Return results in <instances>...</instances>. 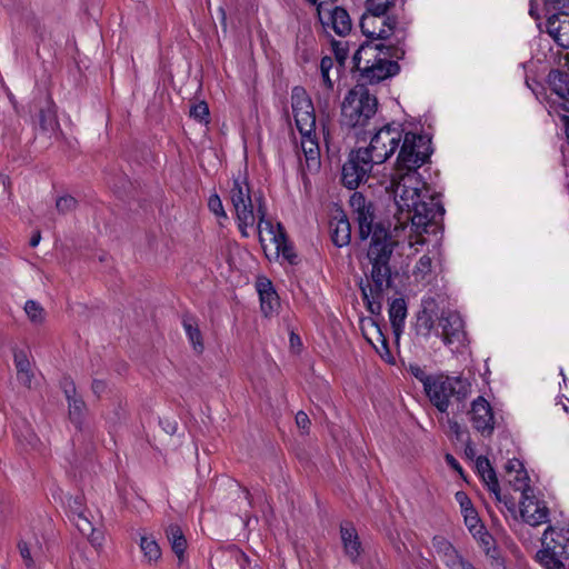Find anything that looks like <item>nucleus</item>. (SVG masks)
I'll return each instance as SVG.
<instances>
[{"label": "nucleus", "mask_w": 569, "mask_h": 569, "mask_svg": "<svg viewBox=\"0 0 569 569\" xmlns=\"http://www.w3.org/2000/svg\"><path fill=\"white\" fill-rule=\"evenodd\" d=\"M60 388L62 389L67 400L79 396L76 383L70 377H63L60 380Z\"/></svg>", "instance_id": "8fccbe9b"}, {"label": "nucleus", "mask_w": 569, "mask_h": 569, "mask_svg": "<svg viewBox=\"0 0 569 569\" xmlns=\"http://www.w3.org/2000/svg\"><path fill=\"white\" fill-rule=\"evenodd\" d=\"M77 207V200L71 196H63L57 199L56 208L61 213H68L74 210Z\"/></svg>", "instance_id": "09e8293b"}, {"label": "nucleus", "mask_w": 569, "mask_h": 569, "mask_svg": "<svg viewBox=\"0 0 569 569\" xmlns=\"http://www.w3.org/2000/svg\"><path fill=\"white\" fill-rule=\"evenodd\" d=\"M496 500H497V501H499V502H502V503L505 505V507H506L509 511L515 512V510H516V502H515V500H513V498H512V497L507 496V495H503V496H502V495L500 493V499H496Z\"/></svg>", "instance_id": "680f3d73"}, {"label": "nucleus", "mask_w": 569, "mask_h": 569, "mask_svg": "<svg viewBox=\"0 0 569 569\" xmlns=\"http://www.w3.org/2000/svg\"><path fill=\"white\" fill-rule=\"evenodd\" d=\"M330 236L333 244L338 248L346 247L351 241V224L343 211H338L329 223Z\"/></svg>", "instance_id": "6ab92c4d"}, {"label": "nucleus", "mask_w": 569, "mask_h": 569, "mask_svg": "<svg viewBox=\"0 0 569 569\" xmlns=\"http://www.w3.org/2000/svg\"><path fill=\"white\" fill-rule=\"evenodd\" d=\"M396 0H367L366 10L376 16L388 17L387 13L390 8L395 7Z\"/></svg>", "instance_id": "4c0bfd02"}, {"label": "nucleus", "mask_w": 569, "mask_h": 569, "mask_svg": "<svg viewBox=\"0 0 569 569\" xmlns=\"http://www.w3.org/2000/svg\"><path fill=\"white\" fill-rule=\"evenodd\" d=\"M108 385L104 380L93 379L91 390L98 398L106 393Z\"/></svg>", "instance_id": "5fc2aeb1"}, {"label": "nucleus", "mask_w": 569, "mask_h": 569, "mask_svg": "<svg viewBox=\"0 0 569 569\" xmlns=\"http://www.w3.org/2000/svg\"><path fill=\"white\" fill-rule=\"evenodd\" d=\"M555 10H568L569 11V0H560Z\"/></svg>", "instance_id": "774afa93"}, {"label": "nucleus", "mask_w": 569, "mask_h": 569, "mask_svg": "<svg viewBox=\"0 0 569 569\" xmlns=\"http://www.w3.org/2000/svg\"><path fill=\"white\" fill-rule=\"evenodd\" d=\"M39 124L43 131H54L60 127L57 117V107L50 97L47 98L46 104L39 110Z\"/></svg>", "instance_id": "c85d7f7f"}, {"label": "nucleus", "mask_w": 569, "mask_h": 569, "mask_svg": "<svg viewBox=\"0 0 569 569\" xmlns=\"http://www.w3.org/2000/svg\"><path fill=\"white\" fill-rule=\"evenodd\" d=\"M547 80L551 91L566 103L565 110L569 112V71L552 69Z\"/></svg>", "instance_id": "5701e85b"}, {"label": "nucleus", "mask_w": 569, "mask_h": 569, "mask_svg": "<svg viewBox=\"0 0 569 569\" xmlns=\"http://www.w3.org/2000/svg\"><path fill=\"white\" fill-rule=\"evenodd\" d=\"M472 428L483 437H490L495 430V415L491 405L482 396L471 402L469 411Z\"/></svg>", "instance_id": "4468645a"}, {"label": "nucleus", "mask_w": 569, "mask_h": 569, "mask_svg": "<svg viewBox=\"0 0 569 569\" xmlns=\"http://www.w3.org/2000/svg\"><path fill=\"white\" fill-rule=\"evenodd\" d=\"M332 66H333V61L330 57H323L320 61V71H321V77H322L323 83L330 90L333 88V83L329 77V72H330Z\"/></svg>", "instance_id": "49530a36"}, {"label": "nucleus", "mask_w": 569, "mask_h": 569, "mask_svg": "<svg viewBox=\"0 0 569 569\" xmlns=\"http://www.w3.org/2000/svg\"><path fill=\"white\" fill-rule=\"evenodd\" d=\"M237 221H238V227H239V230L241 232V236L247 238V237H249L247 228L248 227H252L254 224V221H256L254 212L251 213V221L248 220V222H244L241 218H237Z\"/></svg>", "instance_id": "13d9d810"}, {"label": "nucleus", "mask_w": 569, "mask_h": 569, "mask_svg": "<svg viewBox=\"0 0 569 569\" xmlns=\"http://www.w3.org/2000/svg\"><path fill=\"white\" fill-rule=\"evenodd\" d=\"M360 29L371 41H393L396 44L405 46L407 38L406 29L398 26L395 17L376 16L367 10L360 19Z\"/></svg>", "instance_id": "423d86ee"}, {"label": "nucleus", "mask_w": 569, "mask_h": 569, "mask_svg": "<svg viewBox=\"0 0 569 569\" xmlns=\"http://www.w3.org/2000/svg\"><path fill=\"white\" fill-rule=\"evenodd\" d=\"M481 479L488 490L495 495V498L500 499V486L495 469L481 476Z\"/></svg>", "instance_id": "37998d69"}, {"label": "nucleus", "mask_w": 569, "mask_h": 569, "mask_svg": "<svg viewBox=\"0 0 569 569\" xmlns=\"http://www.w3.org/2000/svg\"><path fill=\"white\" fill-rule=\"evenodd\" d=\"M405 54V46L396 44L393 41L388 43H375L373 41H366L355 52L352 62L355 68L359 71L360 68L363 67V63H366V58L376 59L382 56H389L390 59L399 60L402 59Z\"/></svg>", "instance_id": "9b49d317"}, {"label": "nucleus", "mask_w": 569, "mask_h": 569, "mask_svg": "<svg viewBox=\"0 0 569 569\" xmlns=\"http://www.w3.org/2000/svg\"><path fill=\"white\" fill-rule=\"evenodd\" d=\"M182 327L193 350L197 353H202L204 345L197 319L190 315H184L182 318Z\"/></svg>", "instance_id": "bb28decb"}, {"label": "nucleus", "mask_w": 569, "mask_h": 569, "mask_svg": "<svg viewBox=\"0 0 569 569\" xmlns=\"http://www.w3.org/2000/svg\"><path fill=\"white\" fill-rule=\"evenodd\" d=\"M341 541L346 556L356 563L361 556L362 546L352 525L340 527Z\"/></svg>", "instance_id": "b1692460"}, {"label": "nucleus", "mask_w": 569, "mask_h": 569, "mask_svg": "<svg viewBox=\"0 0 569 569\" xmlns=\"http://www.w3.org/2000/svg\"><path fill=\"white\" fill-rule=\"evenodd\" d=\"M462 513L465 518V523L471 532L477 531L478 528L485 527L483 525L480 523V519L473 507L468 508L467 510L462 511Z\"/></svg>", "instance_id": "c03bdc74"}, {"label": "nucleus", "mask_w": 569, "mask_h": 569, "mask_svg": "<svg viewBox=\"0 0 569 569\" xmlns=\"http://www.w3.org/2000/svg\"><path fill=\"white\" fill-rule=\"evenodd\" d=\"M24 312L29 320L34 325H41L46 319V311L42 306L34 301L28 300L24 305Z\"/></svg>", "instance_id": "e433bc0d"}, {"label": "nucleus", "mask_w": 569, "mask_h": 569, "mask_svg": "<svg viewBox=\"0 0 569 569\" xmlns=\"http://www.w3.org/2000/svg\"><path fill=\"white\" fill-rule=\"evenodd\" d=\"M291 107L301 137H309L316 130V114L312 101L303 88H293Z\"/></svg>", "instance_id": "1a4fd4ad"}, {"label": "nucleus", "mask_w": 569, "mask_h": 569, "mask_svg": "<svg viewBox=\"0 0 569 569\" xmlns=\"http://www.w3.org/2000/svg\"><path fill=\"white\" fill-rule=\"evenodd\" d=\"M317 12L319 21L325 29L331 28L340 37L350 32L352 26L351 19L347 10L342 7L326 9L322 3H319L317 6Z\"/></svg>", "instance_id": "2eb2a0df"}, {"label": "nucleus", "mask_w": 569, "mask_h": 569, "mask_svg": "<svg viewBox=\"0 0 569 569\" xmlns=\"http://www.w3.org/2000/svg\"><path fill=\"white\" fill-rule=\"evenodd\" d=\"M447 425H448L449 431L457 438V440H461L462 436L465 435V430L459 425V422H457L453 419L448 418Z\"/></svg>", "instance_id": "864d4df0"}, {"label": "nucleus", "mask_w": 569, "mask_h": 569, "mask_svg": "<svg viewBox=\"0 0 569 569\" xmlns=\"http://www.w3.org/2000/svg\"><path fill=\"white\" fill-rule=\"evenodd\" d=\"M257 290L260 298V308L266 317H270L277 312L280 302L271 281L261 280L257 283Z\"/></svg>", "instance_id": "4be33fe9"}, {"label": "nucleus", "mask_w": 569, "mask_h": 569, "mask_svg": "<svg viewBox=\"0 0 569 569\" xmlns=\"http://www.w3.org/2000/svg\"><path fill=\"white\" fill-rule=\"evenodd\" d=\"M350 204L356 213L359 227V238L367 240L371 237L368 249V259L372 266L370 279L367 284L360 282L362 299L371 315H379L382 310L383 291L391 286V269L389 261L393 252V242L389 229L381 222L375 221V206L367 201L360 192H355Z\"/></svg>", "instance_id": "f03ea898"}, {"label": "nucleus", "mask_w": 569, "mask_h": 569, "mask_svg": "<svg viewBox=\"0 0 569 569\" xmlns=\"http://www.w3.org/2000/svg\"><path fill=\"white\" fill-rule=\"evenodd\" d=\"M426 396L441 413L447 412L450 398L463 401L471 392V383L462 377L435 376L426 386Z\"/></svg>", "instance_id": "39448f33"}, {"label": "nucleus", "mask_w": 569, "mask_h": 569, "mask_svg": "<svg viewBox=\"0 0 569 569\" xmlns=\"http://www.w3.org/2000/svg\"><path fill=\"white\" fill-rule=\"evenodd\" d=\"M190 117L198 120L199 122L208 123L209 121V108L204 101H200L190 108Z\"/></svg>", "instance_id": "79ce46f5"}, {"label": "nucleus", "mask_w": 569, "mask_h": 569, "mask_svg": "<svg viewBox=\"0 0 569 569\" xmlns=\"http://www.w3.org/2000/svg\"><path fill=\"white\" fill-rule=\"evenodd\" d=\"M505 469L508 476H512V473L517 472V469H525V467L520 460L512 459L506 463Z\"/></svg>", "instance_id": "bf43d9fd"}, {"label": "nucleus", "mask_w": 569, "mask_h": 569, "mask_svg": "<svg viewBox=\"0 0 569 569\" xmlns=\"http://www.w3.org/2000/svg\"><path fill=\"white\" fill-rule=\"evenodd\" d=\"M375 161L363 148L351 150L348 160L342 166L341 182L353 190L365 182L375 166Z\"/></svg>", "instance_id": "6e6552de"}, {"label": "nucleus", "mask_w": 569, "mask_h": 569, "mask_svg": "<svg viewBox=\"0 0 569 569\" xmlns=\"http://www.w3.org/2000/svg\"><path fill=\"white\" fill-rule=\"evenodd\" d=\"M561 121L565 126V133H566L567 141L569 142V116H566V114L562 116Z\"/></svg>", "instance_id": "338daca9"}, {"label": "nucleus", "mask_w": 569, "mask_h": 569, "mask_svg": "<svg viewBox=\"0 0 569 569\" xmlns=\"http://www.w3.org/2000/svg\"><path fill=\"white\" fill-rule=\"evenodd\" d=\"M551 12L547 20L548 32L558 46L569 49V11L551 10Z\"/></svg>", "instance_id": "a211bd4d"}, {"label": "nucleus", "mask_w": 569, "mask_h": 569, "mask_svg": "<svg viewBox=\"0 0 569 569\" xmlns=\"http://www.w3.org/2000/svg\"><path fill=\"white\" fill-rule=\"evenodd\" d=\"M296 423L300 429L308 430L310 426V419L303 411H298L296 415Z\"/></svg>", "instance_id": "6e6d98bb"}, {"label": "nucleus", "mask_w": 569, "mask_h": 569, "mask_svg": "<svg viewBox=\"0 0 569 569\" xmlns=\"http://www.w3.org/2000/svg\"><path fill=\"white\" fill-rule=\"evenodd\" d=\"M17 547L27 569H34L36 562L32 557L29 543L21 539L18 541Z\"/></svg>", "instance_id": "ea45409f"}, {"label": "nucleus", "mask_w": 569, "mask_h": 569, "mask_svg": "<svg viewBox=\"0 0 569 569\" xmlns=\"http://www.w3.org/2000/svg\"><path fill=\"white\" fill-rule=\"evenodd\" d=\"M166 535L173 553L177 556L179 562L181 563L184 560V551L187 549V539L181 528L176 523H171L166 529Z\"/></svg>", "instance_id": "cd10ccee"}, {"label": "nucleus", "mask_w": 569, "mask_h": 569, "mask_svg": "<svg viewBox=\"0 0 569 569\" xmlns=\"http://www.w3.org/2000/svg\"><path fill=\"white\" fill-rule=\"evenodd\" d=\"M542 549L536 553L537 561L546 569H566L569 560V527L549 526L541 539Z\"/></svg>", "instance_id": "20e7f679"}, {"label": "nucleus", "mask_w": 569, "mask_h": 569, "mask_svg": "<svg viewBox=\"0 0 569 569\" xmlns=\"http://www.w3.org/2000/svg\"><path fill=\"white\" fill-rule=\"evenodd\" d=\"M432 547L449 569H472V563L465 559L452 543L442 536H435L432 538Z\"/></svg>", "instance_id": "dca6fc26"}, {"label": "nucleus", "mask_w": 569, "mask_h": 569, "mask_svg": "<svg viewBox=\"0 0 569 569\" xmlns=\"http://www.w3.org/2000/svg\"><path fill=\"white\" fill-rule=\"evenodd\" d=\"M431 266H432L431 258L427 254H423L417 261L415 269H413V274L416 277H420L421 279H425L426 276L431 272Z\"/></svg>", "instance_id": "a19ab883"}, {"label": "nucleus", "mask_w": 569, "mask_h": 569, "mask_svg": "<svg viewBox=\"0 0 569 569\" xmlns=\"http://www.w3.org/2000/svg\"><path fill=\"white\" fill-rule=\"evenodd\" d=\"M333 46L337 59L343 61L347 57V50L343 48L340 49L338 42H335Z\"/></svg>", "instance_id": "69168bd1"}, {"label": "nucleus", "mask_w": 569, "mask_h": 569, "mask_svg": "<svg viewBox=\"0 0 569 569\" xmlns=\"http://www.w3.org/2000/svg\"><path fill=\"white\" fill-rule=\"evenodd\" d=\"M14 366L19 381L30 387L32 373L30 369V361L22 350H16L13 355Z\"/></svg>", "instance_id": "c756f323"}, {"label": "nucleus", "mask_w": 569, "mask_h": 569, "mask_svg": "<svg viewBox=\"0 0 569 569\" xmlns=\"http://www.w3.org/2000/svg\"><path fill=\"white\" fill-rule=\"evenodd\" d=\"M377 110V97L370 93L366 83H358L348 91L341 103L340 123L349 129H362L369 124Z\"/></svg>", "instance_id": "7ed1b4c3"}, {"label": "nucleus", "mask_w": 569, "mask_h": 569, "mask_svg": "<svg viewBox=\"0 0 569 569\" xmlns=\"http://www.w3.org/2000/svg\"><path fill=\"white\" fill-rule=\"evenodd\" d=\"M60 388L62 389L67 400L79 396L76 383L70 377H63L60 380Z\"/></svg>", "instance_id": "3c124183"}, {"label": "nucleus", "mask_w": 569, "mask_h": 569, "mask_svg": "<svg viewBox=\"0 0 569 569\" xmlns=\"http://www.w3.org/2000/svg\"><path fill=\"white\" fill-rule=\"evenodd\" d=\"M435 336L441 338L446 346L455 345L457 348L465 346L467 333L462 317L457 311H442L438 318Z\"/></svg>", "instance_id": "9d476101"}, {"label": "nucleus", "mask_w": 569, "mask_h": 569, "mask_svg": "<svg viewBox=\"0 0 569 569\" xmlns=\"http://www.w3.org/2000/svg\"><path fill=\"white\" fill-rule=\"evenodd\" d=\"M23 438H24V441L27 442V445H29L31 447H34L39 441L37 435L32 430H29V429L27 430V435Z\"/></svg>", "instance_id": "0e129e2a"}, {"label": "nucleus", "mask_w": 569, "mask_h": 569, "mask_svg": "<svg viewBox=\"0 0 569 569\" xmlns=\"http://www.w3.org/2000/svg\"><path fill=\"white\" fill-rule=\"evenodd\" d=\"M519 503L520 515L526 523L536 527L549 521V509L546 502L538 500L533 492L522 496Z\"/></svg>", "instance_id": "f3484780"}, {"label": "nucleus", "mask_w": 569, "mask_h": 569, "mask_svg": "<svg viewBox=\"0 0 569 569\" xmlns=\"http://www.w3.org/2000/svg\"><path fill=\"white\" fill-rule=\"evenodd\" d=\"M472 535L478 540L479 546L485 552V555L491 559V565L496 569H506L505 560L500 555V550L496 545V540L486 530V528H478L477 531L472 532Z\"/></svg>", "instance_id": "aec40b11"}, {"label": "nucleus", "mask_w": 569, "mask_h": 569, "mask_svg": "<svg viewBox=\"0 0 569 569\" xmlns=\"http://www.w3.org/2000/svg\"><path fill=\"white\" fill-rule=\"evenodd\" d=\"M396 166L390 177V188L401 211H407L411 228L418 234L435 232L442 220L445 208L438 196H427L417 170L428 162L431 138L428 134L402 131Z\"/></svg>", "instance_id": "f257e3e1"}, {"label": "nucleus", "mask_w": 569, "mask_h": 569, "mask_svg": "<svg viewBox=\"0 0 569 569\" xmlns=\"http://www.w3.org/2000/svg\"><path fill=\"white\" fill-rule=\"evenodd\" d=\"M276 246L277 253H281L282 258L290 264L295 266L298 263V256L292 243L289 241L284 228L278 223V233L270 238Z\"/></svg>", "instance_id": "393cba45"}, {"label": "nucleus", "mask_w": 569, "mask_h": 569, "mask_svg": "<svg viewBox=\"0 0 569 569\" xmlns=\"http://www.w3.org/2000/svg\"><path fill=\"white\" fill-rule=\"evenodd\" d=\"M438 318L437 312L433 309H429L425 302L422 309L416 315V322L413 325L416 335L425 340L429 339L432 333L435 335L436 329H438V326L436 327Z\"/></svg>", "instance_id": "412c9836"}, {"label": "nucleus", "mask_w": 569, "mask_h": 569, "mask_svg": "<svg viewBox=\"0 0 569 569\" xmlns=\"http://www.w3.org/2000/svg\"><path fill=\"white\" fill-rule=\"evenodd\" d=\"M139 547L148 563H156L161 558V549L152 536H141Z\"/></svg>", "instance_id": "7c9ffc66"}, {"label": "nucleus", "mask_w": 569, "mask_h": 569, "mask_svg": "<svg viewBox=\"0 0 569 569\" xmlns=\"http://www.w3.org/2000/svg\"><path fill=\"white\" fill-rule=\"evenodd\" d=\"M230 200L236 211V217L244 222L251 221L253 213V203L251 199L250 186L244 177H237L232 181L230 189Z\"/></svg>", "instance_id": "ddd939ff"}, {"label": "nucleus", "mask_w": 569, "mask_h": 569, "mask_svg": "<svg viewBox=\"0 0 569 569\" xmlns=\"http://www.w3.org/2000/svg\"><path fill=\"white\" fill-rule=\"evenodd\" d=\"M258 207H257V213H258V233H259V240L262 243L263 242V236L262 232L267 231L272 238L273 236H277L278 233V226L274 228L271 220L267 219V208L264 206L262 197L257 199Z\"/></svg>", "instance_id": "2f4dec72"}, {"label": "nucleus", "mask_w": 569, "mask_h": 569, "mask_svg": "<svg viewBox=\"0 0 569 569\" xmlns=\"http://www.w3.org/2000/svg\"><path fill=\"white\" fill-rule=\"evenodd\" d=\"M301 148L307 161H312L315 164L319 163L320 151L316 139V130L309 137H301Z\"/></svg>", "instance_id": "c9c22d12"}, {"label": "nucleus", "mask_w": 569, "mask_h": 569, "mask_svg": "<svg viewBox=\"0 0 569 569\" xmlns=\"http://www.w3.org/2000/svg\"><path fill=\"white\" fill-rule=\"evenodd\" d=\"M69 508L71 510L72 517H77V512L84 511L82 507L81 497H74L69 500Z\"/></svg>", "instance_id": "052dcab7"}, {"label": "nucleus", "mask_w": 569, "mask_h": 569, "mask_svg": "<svg viewBox=\"0 0 569 569\" xmlns=\"http://www.w3.org/2000/svg\"><path fill=\"white\" fill-rule=\"evenodd\" d=\"M407 318V303L403 298H396L389 306V320L397 338L402 333Z\"/></svg>", "instance_id": "a878e982"}, {"label": "nucleus", "mask_w": 569, "mask_h": 569, "mask_svg": "<svg viewBox=\"0 0 569 569\" xmlns=\"http://www.w3.org/2000/svg\"><path fill=\"white\" fill-rule=\"evenodd\" d=\"M408 371L422 383L423 390L426 386L433 379L435 376L428 375L426 370L417 363H410L408 367Z\"/></svg>", "instance_id": "a18cd8bd"}, {"label": "nucleus", "mask_w": 569, "mask_h": 569, "mask_svg": "<svg viewBox=\"0 0 569 569\" xmlns=\"http://www.w3.org/2000/svg\"><path fill=\"white\" fill-rule=\"evenodd\" d=\"M72 520L83 536L91 537L94 535V528L86 517L84 511L77 512V517H72Z\"/></svg>", "instance_id": "58836bf2"}, {"label": "nucleus", "mask_w": 569, "mask_h": 569, "mask_svg": "<svg viewBox=\"0 0 569 569\" xmlns=\"http://www.w3.org/2000/svg\"><path fill=\"white\" fill-rule=\"evenodd\" d=\"M560 0H529V14L531 18L538 20L542 16L551 13Z\"/></svg>", "instance_id": "72a5a7b5"}, {"label": "nucleus", "mask_w": 569, "mask_h": 569, "mask_svg": "<svg viewBox=\"0 0 569 569\" xmlns=\"http://www.w3.org/2000/svg\"><path fill=\"white\" fill-rule=\"evenodd\" d=\"M456 500L459 502L461 511H465L468 508L473 507L471 500L463 491H458L456 493Z\"/></svg>", "instance_id": "4d7b16f0"}, {"label": "nucleus", "mask_w": 569, "mask_h": 569, "mask_svg": "<svg viewBox=\"0 0 569 569\" xmlns=\"http://www.w3.org/2000/svg\"><path fill=\"white\" fill-rule=\"evenodd\" d=\"M403 124L401 123H387L379 128L370 139L367 148L370 158L376 164L386 162L393 153L399 150Z\"/></svg>", "instance_id": "0eeeda50"}, {"label": "nucleus", "mask_w": 569, "mask_h": 569, "mask_svg": "<svg viewBox=\"0 0 569 569\" xmlns=\"http://www.w3.org/2000/svg\"><path fill=\"white\" fill-rule=\"evenodd\" d=\"M508 481L515 490L521 492V497L527 496L528 493H532L533 491L529 485L530 478L526 469H517V472L512 473V476H509Z\"/></svg>", "instance_id": "f704fd0d"}, {"label": "nucleus", "mask_w": 569, "mask_h": 569, "mask_svg": "<svg viewBox=\"0 0 569 569\" xmlns=\"http://www.w3.org/2000/svg\"><path fill=\"white\" fill-rule=\"evenodd\" d=\"M69 408V418L76 427H80L83 422L87 406L81 396L67 400Z\"/></svg>", "instance_id": "473e14b6"}, {"label": "nucleus", "mask_w": 569, "mask_h": 569, "mask_svg": "<svg viewBox=\"0 0 569 569\" xmlns=\"http://www.w3.org/2000/svg\"><path fill=\"white\" fill-rule=\"evenodd\" d=\"M446 462L448 463V466H450L453 470H456L457 472H459L460 475H462V467L461 465L458 462V460L452 456V455H446Z\"/></svg>", "instance_id": "e2e57ef3"}, {"label": "nucleus", "mask_w": 569, "mask_h": 569, "mask_svg": "<svg viewBox=\"0 0 569 569\" xmlns=\"http://www.w3.org/2000/svg\"><path fill=\"white\" fill-rule=\"evenodd\" d=\"M208 208L217 217L227 219V213L224 211L222 201H221L220 197L217 193H213V194H211L209 197Z\"/></svg>", "instance_id": "de8ad7c7"}, {"label": "nucleus", "mask_w": 569, "mask_h": 569, "mask_svg": "<svg viewBox=\"0 0 569 569\" xmlns=\"http://www.w3.org/2000/svg\"><path fill=\"white\" fill-rule=\"evenodd\" d=\"M400 71V66L397 61L389 60V56L370 59L366 58V63L360 68V78L366 83L375 84L380 81L397 76Z\"/></svg>", "instance_id": "f8f14e48"}, {"label": "nucleus", "mask_w": 569, "mask_h": 569, "mask_svg": "<svg viewBox=\"0 0 569 569\" xmlns=\"http://www.w3.org/2000/svg\"><path fill=\"white\" fill-rule=\"evenodd\" d=\"M476 469L479 476H485L488 471H491L493 468L489 461V459L485 456H479L476 460Z\"/></svg>", "instance_id": "603ef678"}]
</instances>
